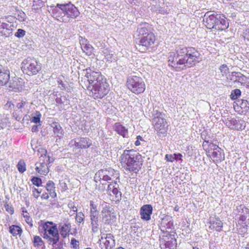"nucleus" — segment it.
Returning a JSON list of instances; mask_svg holds the SVG:
<instances>
[{"label":"nucleus","mask_w":249,"mask_h":249,"mask_svg":"<svg viewBox=\"0 0 249 249\" xmlns=\"http://www.w3.org/2000/svg\"><path fill=\"white\" fill-rule=\"evenodd\" d=\"M118 177V172L109 168L99 170L95 175L94 180L96 183V187L98 186V190L103 192L107 185L106 182H109V180H113L114 178L117 179Z\"/></svg>","instance_id":"obj_1"},{"label":"nucleus","mask_w":249,"mask_h":249,"mask_svg":"<svg viewBox=\"0 0 249 249\" xmlns=\"http://www.w3.org/2000/svg\"><path fill=\"white\" fill-rule=\"evenodd\" d=\"M137 32L140 38V46H142L147 49L154 45L156 37L149 24H140L137 28Z\"/></svg>","instance_id":"obj_2"},{"label":"nucleus","mask_w":249,"mask_h":249,"mask_svg":"<svg viewBox=\"0 0 249 249\" xmlns=\"http://www.w3.org/2000/svg\"><path fill=\"white\" fill-rule=\"evenodd\" d=\"M141 156L133 150H124L121 156V161L129 171L137 173L140 168L139 160Z\"/></svg>","instance_id":"obj_3"},{"label":"nucleus","mask_w":249,"mask_h":249,"mask_svg":"<svg viewBox=\"0 0 249 249\" xmlns=\"http://www.w3.org/2000/svg\"><path fill=\"white\" fill-rule=\"evenodd\" d=\"M190 49L185 47L179 46L176 48L175 53H171L168 57L169 65L175 68H181L184 64V60L187 57Z\"/></svg>","instance_id":"obj_4"},{"label":"nucleus","mask_w":249,"mask_h":249,"mask_svg":"<svg viewBox=\"0 0 249 249\" xmlns=\"http://www.w3.org/2000/svg\"><path fill=\"white\" fill-rule=\"evenodd\" d=\"M153 124L154 129L160 136H165L167 130V122L165 119V114L155 110L153 113Z\"/></svg>","instance_id":"obj_5"},{"label":"nucleus","mask_w":249,"mask_h":249,"mask_svg":"<svg viewBox=\"0 0 249 249\" xmlns=\"http://www.w3.org/2000/svg\"><path fill=\"white\" fill-rule=\"evenodd\" d=\"M86 74L80 81V84L84 89H89L95 83L105 80L100 72L91 71L90 69H86Z\"/></svg>","instance_id":"obj_6"},{"label":"nucleus","mask_w":249,"mask_h":249,"mask_svg":"<svg viewBox=\"0 0 249 249\" xmlns=\"http://www.w3.org/2000/svg\"><path fill=\"white\" fill-rule=\"evenodd\" d=\"M89 94L94 99H101L109 91V85L106 82V79L94 84L89 89Z\"/></svg>","instance_id":"obj_7"},{"label":"nucleus","mask_w":249,"mask_h":249,"mask_svg":"<svg viewBox=\"0 0 249 249\" xmlns=\"http://www.w3.org/2000/svg\"><path fill=\"white\" fill-rule=\"evenodd\" d=\"M127 86L132 92L139 94L145 89V85L142 79L139 76L132 75L127 78Z\"/></svg>","instance_id":"obj_8"},{"label":"nucleus","mask_w":249,"mask_h":249,"mask_svg":"<svg viewBox=\"0 0 249 249\" xmlns=\"http://www.w3.org/2000/svg\"><path fill=\"white\" fill-rule=\"evenodd\" d=\"M22 68L23 71L28 75H34L41 69V65L35 59L28 57L22 62Z\"/></svg>","instance_id":"obj_9"},{"label":"nucleus","mask_w":249,"mask_h":249,"mask_svg":"<svg viewBox=\"0 0 249 249\" xmlns=\"http://www.w3.org/2000/svg\"><path fill=\"white\" fill-rule=\"evenodd\" d=\"M48 224L52 225L53 223L51 222H48L45 223V226H44V230L45 231L44 238L47 240L49 244H56L59 240V235L56 227V225L54 224L48 229Z\"/></svg>","instance_id":"obj_10"},{"label":"nucleus","mask_w":249,"mask_h":249,"mask_svg":"<svg viewBox=\"0 0 249 249\" xmlns=\"http://www.w3.org/2000/svg\"><path fill=\"white\" fill-rule=\"evenodd\" d=\"M102 210L101 211V217L102 222L105 224H112L116 219L114 211L109 204L103 202L101 204Z\"/></svg>","instance_id":"obj_11"},{"label":"nucleus","mask_w":249,"mask_h":249,"mask_svg":"<svg viewBox=\"0 0 249 249\" xmlns=\"http://www.w3.org/2000/svg\"><path fill=\"white\" fill-rule=\"evenodd\" d=\"M200 53L195 50V49H190V51L188 53L187 57L184 60V64H183L182 69L184 67H191L194 65L196 63L199 62Z\"/></svg>","instance_id":"obj_12"},{"label":"nucleus","mask_w":249,"mask_h":249,"mask_svg":"<svg viewBox=\"0 0 249 249\" xmlns=\"http://www.w3.org/2000/svg\"><path fill=\"white\" fill-rule=\"evenodd\" d=\"M99 242L102 249H111L115 245L114 236L111 233L102 234Z\"/></svg>","instance_id":"obj_13"},{"label":"nucleus","mask_w":249,"mask_h":249,"mask_svg":"<svg viewBox=\"0 0 249 249\" xmlns=\"http://www.w3.org/2000/svg\"><path fill=\"white\" fill-rule=\"evenodd\" d=\"M52 9L53 16L57 20L66 22V19L64 18L65 14V4L57 3L55 6H51Z\"/></svg>","instance_id":"obj_14"},{"label":"nucleus","mask_w":249,"mask_h":249,"mask_svg":"<svg viewBox=\"0 0 249 249\" xmlns=\"http://www.w3.org/2000/svg\"><path fill=\"white\" fill-rule=\"evenodd\" d=\"M211 12H207L204 17L203 21L205 23V25L208 29H215V25L216 24V21L218 18L217 14H211Z\"/></svg>","instance_id":"obj_15"},{"label":"nucleus","mask_w":249,"mask_h":249,"mask_svg":"<svg viewBox=\"0 0 249 249\" xmlns=\"http://www.w3.org/2000/svg\"><path fill=\"white\" fill-rule=\"evenodd\" d=\"M40 160H43L42 162H40L39 166H36V169L41 175H46L49 172V168L47 166V163L50 162L49 156L45 155L44 156H41Z\"/></svg>","instance_id":"obj_16"},{"label":"nucleus","mask_w":249,"mask_h":249,"mask_svg":"<svg viewBox=\"0 0 249 249\" xmlns=\"http://www.w3.org/2000/svg\"><path fill=\"white\" fill-rule=\"evenodd\" d=\"M65 14L68 18H75L79 15L77 8L71 2L65 4Z\"/></svg>","instance_id":"obj_17"},{"label":"nucleus","mask_w":249,"mask_h":249,"mask_svg":"<svg viewBox=\"0 0 249 249\" xmlns=\"http://www.w3.org/2000/svg\"><path fill=\"white\" fill-rule=\"evenodd\" d=\"M71 142H73L77 148L81 149L88 148L92 145V141L89 138H80L77 141L72 140Z\"/></svg>","instance_id":"obj_18"},{"label":"nucleus","mask_w":249,"mask_h":249,"mask_svg":"<svg viewBox=\"0 0 249 249\" xmlns=\"http://www.w3.org/2000/svg\"><path fill=\"white\" fill-rule=\"evenodd\" d=\"M153 208L150 204L143 205L140 209V215L142 219L144 221H148L151 219L152 213Z\"/></svg>","instance_id":"obj_19"},{"label":"nucleus","mask_w":249,"mask_h":249,"mask_svg":"<svg viewBox=\"0 0 249 249\" xmlns=\"http://www.w3.org/2000/svg\"><path fill=\"white\" fill-rule=\"evenodd\" d=\"M161 249H176L177 247L176 239L172 235H170L167 240L160 241Z\"/></svg>","instance_id":"obj_20"},{"label":"nucleus","mask_w":249,"mask_h":249,"mask_svg":"<svg viewBox=\"0 0 249 249\" xmlns=\"http://www.w3.org/2000/svg\"><path fill=\"white\" fill-rule=\"evenodd\" d=\"M218 17L220 18L216 21V24L215 25V30H225L229 27V23L226 20V18L223 15L217 14Z\"/></svg>","instance_id":"obj_21"},{"label":"nucleus","mask_w":249,"mask_h":249,"mask_svg":"<svg viewBox=\"0 0 249 249\" xmlns=\"http://www.w3.org/2000/svg\"><path fill=\"white\" fill-rule=\"evenodd\" d=\"M8 17H4L0 18V35L1 36H8L9 34V25L8 24L5 23Z\"/></svg>","instance_id":"obj_22"},{"label":"nucleus","mask_w":249,"mask_h":249,"mask_svg":"<svg viewBox=\"0 0 249 249\" xmlns=\"http://www.w3.org/2000/svg\"><path fill=\"white\" fill-rule=\"evenodd\" d=\"M223 227V223L218 217H214L211 218L210 221L209 228L215 230L217 231H220L222 230Z\"/></svg>","instance_id":"obj_23"},{"label":"nucleus","mask_w":249,"mask_h":249,"mask_svg":"<svg viewBox=\"0 0 249 249\" xmlns=\"http://www.w3.org/2000/svg\"><path fill=\"white\" fill-rule=\"evenodd\" d=\"M10 78V71L8 69L0 66V85L6 84Z\"/></svg>","instance_id":"obj_24"},{"label":"nucleus","mask_w":249,"mask_h":249,"mask_svg":"<svg viewBox=\"0 0 249 249\" xmlns=\"http://www.w3.org/2000/svg\"><path fill=\"white\" fill-rule=\"evenodd\" d=\"M80 43L81 46V49L83 52H84L87 55L89 56L92 54L93 51L92 46L87 43V40L82 38L80 40Z\"/></svg>","instance_id":"obj_25"},{"label":"nucleus","mask_w":249,"mask_h":249,"mask_svg":"<svg viewBox=\"0 0 249 249\" xmlns=\"http://www.w3.org/2000/svg\"><path fill=\"white\" fill-rule=\"evenodd\" d=\"M71 229V225L69 223H60L59 226V230L60 234L63 237L65 238L69 234Z\"/></svg>","instance_id":"obj_26"},{"label":"nucleus","mask_w":249,"mask_h":249,"mask_svg":"<svg viewBox=\"0 0 249 249\" xmlns=\"http://www.w3.org/2000/svg\"><path fill=\"white\" fill-rule=\"evenodd\" d=\"M114 129L123 137H126L128 135V130L120 123H116L113 127Z\"/></svg>","instance_id":"obj_27"},{"label":"nucleus","mask_w":249,"mask_h":249,"mask_svg":"<svg viewBox=\"0 0 249 249\" xmlns=\"http://www.w3.org/2000/svg\"><path fill=\"white\" fill-rule=\"evenodd\" d=\"M231 76V78H230L231 80L241 83L245 82L247 78L243 74L237 72H232Z\"/></svg>","instance_id":"obj_28"},{"label":"nucleus","mask_w":249,"mask_h":249,"mask_svg":"<svg viewBox=\"0 0 249 249\" xmlns=\"http://www.w3.org/2000/svg\"><path fill=\"white\" fill-rule=\"evenodd\" d=\"M22 80L18 78H15L13 80L12 83H10L9 87L13 88V89H22Z\"/></svg>","instance_id":"obj_29"},{"label":"nucleus","mask_w":249,"mask_h":249,"mask_svg":"<svg viewBox=\"0 0 249 249\" xmlns=\"http://www.w3.org/2000/svg\"><path fill=\"white\" fill-rule=\"evenodd\" d=\"M46 189L50 192V195L53 198L55 197L56 196V194L55 192V187L54 183L52 181H49L46 184Z\"/></svg>","instance_id":"obj_30"},{"label":"nucleus","mask_w":249,"mask_h":249,"mask_svg":"<svg viewBox=\"0 0 249 249\" xmlns=\"http://www.w3.org/2000/svg\"><path fill=\"white\" fill-rule=\"evenodd\" d=\"M53 131L55 135L58 137H61L63 135V130L60 125L57 123H53L52 125Z\"/></svg>","instance_id":"obj_31"},{"label":"nucleus","mask_w":249,"mask_h":249,"mask_svg":"<svg viewBox=\"0 0 249 249\" xmlns=\"http://www.w3.org/2000/svg\"><path fill=\"white\" fill-rule=\"evenodd\" d=\"M22 231V229L18 226L12 225L9 227V232L14 236L20 235Z\"/></svg>","instance_id":"obj_32"},{"label":"nucleus","mask_w":249,"mask_h":249,"mask_svg":"<svg viewBox=\"0 0 249 249\" xmlns=\"http://www.w3.org/2000/svg\"><path fill=\"white\" fill-rule=\"evenodd\" d=\"M116 186L113 188L112 191L111 192V195H109L110 196H115L116 198L118 199L120 198L121 197L122 193L121 192L119 191L118 188L119 187L118 184H117Z\"/></svg>","instance_id":"obj_33"},{"label":"nucleus","mask_w":249,"mask_h":249,"mask_svg":"<svg viewBox=\"0 0 249 249\" xmlns=\"http://www.w3.org/2000/svg\"><path fill=\"white\" fill-rule=\"evenodd\" d=\"M99 203L98 200H92L90 201V209L92 211H99L98 210V207L99 205Z\"/></svg>","instance_id":"obj_34"},{"label":"nucleus","mask_w":249,"mask_h":249,"mask_svg":"<svg viewBox=\"0 0 249 249\" xmlns=\"http://www.w3.org/2000/svg\"><path fill=\"white\" fill-rule=\"evenodd\" d=\"M241 90L239 89H236L232 90L230 95L231 98L232 100H235L238 98L241 95Z\"/></svg>","instance_id":"obj_35"},{"label":"nucleus","mask_w":249,"mask_h":249,"mask_svg":"<svg viewBox=\"0 0 249 249\" xmlns=\"http://www.w3.org/2000/svg\"><path fill=\"white\" fill-rule=\"evenodd\" d=\"M44 5V2L41 0H34L33 8L35 10H37Z\"/></svg>","instance_id":"obj_36"},{"label":"nucleus","mask_w":249,"mask_h":249,"mask_svg":"<svg viewBox=\"0 0 249 249\" xmlns=\"http://www.w3.org/2000/svg\"><path fill=\"white\" fill-rule=\"evenodd\" d=\"M26 106H27V102L25 101L21 100L17 104L16 107L22 112L24 110Z\"/></svg>","instance_id":"obj_37"},{"label":"nucleus","mask_w":249,"mask_h":249,"mask_svg":"<svg viewBox=\"0 0 249 249\" xmlns=\"http://www.w3.org/2000/svg\"><path fill=\"white\" fill-rule=\"evenodd\" d=\"M17 168L19 172L22 173L26 171V164L25 162L20 160L17 164Z\"/></svg>","instance_id":"obj_38"},{"label":"nucleus","mask_w":249,"mask_h":249,"mask_svg":"<svg viewBox=\"0 0 249 249\" xmlns=\"http://www.w3.org/2000/svg\"><path fill=\"white\" fill-rule=\"evenodd\" d=\"M34 245L36 247H39L43 245V241L38 236H35L34 238Z\"/></svg>","instance_id":"obj_39"},{"label":"nucleus","mask_w":249,"mask_h":249,"mask_svg":"<svg viewBox=\"0 0 249 249\" xmlns=\"http://www.w3.org/2000/svg\"><path fill=\"white\" fill-rule=\"evenodd\" d=\"M212 157L213 158V160H219L221 159V153L217 149L216 150H213L212 153Z\"/></svg>","instance_id":"obj_40"},{"label":"nucleus","mask_w":249,"mask_h":249,"mask_svg":"<svg viewBox=\"0 0 249 249\" xmlns=\"http://www.w3.org/2000/svg\"><path fill=\"white\" fill-rule=\"evenodd\" d=\"M219 70L223 76H226L229 73V68L225 64L221 65L219 68Z\"/></svg>","instance_id":"obj_41"},{"label":"nucleus","mask_w":249,"mask_h":249,"mask_svg":"<svg viewBox=\"0 0 249 249\" xmlns=\"http://www.w3.org/2000/svg\"><path fill=\"white\" fill-rule=\"evenodd\" d=\"M84 218L85 215L84 213L82 212H79L76 214L75 220L78 223H81L83 222Z\"/></svg>","instance_id":"obj_42"},{"label":"nucleus","mask_w":249,"mask_h":249,"mask_svg":"<svg viewBox=\"0 0 249 249\" xmlns=\"http://www.w3.org/2000/svg\"><path fill=\"white\" fill-rule=\"evenodd\" d=\"M117 184V181L114 180V182H110V183L107 185V194L108 195H111V192Z\"/></svg>","instance_id":"obj_43"},{"label":"nucleus","mask_w":249,"mask_h":249,"mask_svg":"<svg viewBox=\"0 0 249 249\" xmlns=\"http://www.w3.org/2000/svg\"><path fill=\"white\" fill-rule=\"evenodd\" d=\"M31 181L33 184L37 186H39L42 183L41 179L37 177H33Z\"/></svg>","instance_id":"obj_44"},{"label":"nucleus","mask_w":249,"mask_h":249,"mask_svg":"<svg viewBox=\"0 0 249 249\" xmlns=\"http://www.w3.org/2000/svg\"><path fill=\"white\" fill-rule=\"evenodd\" d=\"M91 225L93 232H97L99 229L98 221H91Z\"/></svg>","instance_id":"obj_45"},{"label":"nucleus","mask_w":249,"mask_h":249,"mask_svg":"<svg viewBox=\"0 0 249 249\" xmlns=\"http://www.w3.org/2000/svg\"><path fill=\"white\" fill-rule=\"evenodd\" d=\"M25 35V31L21 29L18 30L17 32L15 33V36L18 38L23 37Z\"/></svg>","instance_id":"obj_46"},{"label":"nucleus","mask_w":249,"mask_h":249,"mask_svg":"<svg viewBox=\"0 0 249 249\" xmlns=\"http://www.w3.org/2000/svg\"><path fill=\"white\" fill-rule=\"evenodd\" d=\"M41 114L39 112H36V116L32 117V122L34 123H37L40 122Z\"/></svg>","instance_id":"obj_47"},{"label":"nucleus","mask_w":249,"mask_h":249,"mask_svg":"<svg viewBox=\"0 0 249 249\" xmlns=\"http://www.w3.org/2000/svg\"><path fill=\"white\" fill-rule=\"evenodd\" d=\"M4 208L6 211L10 214H12L14 213V209L12 206L7 203L4 204Z\"/></svg>","instance_id":"obj_48"},{"label":"nucleus","mask_w":249,"mask_h":249,"mask_svg":"<svg viewBox=\"0 0 249 249\" xmlns=\"http://www.w3.org/2000/svg\"><path fill=\"white\" fill-rule=\"evenodd\" d=\"M103 52L105 55V57L107 60V61H111V58L113 56V53H108V51H107V50H105Z\"/></svg>","instance_id":"obj_49"},{"label":"nucleus","mask_w":249,"mask_h":249,"mask_svg":"<svg viewBox=\"0 0 249 249\" xmlns=\"http://www.w3.org/2000/svg\"><path fill=\"white\" fill-rule=\"evenodd\" d=\"M25 14L23 12H19L17 15V18L20 21H23L25 20Z\"/></svg>","instance_id":"obj_50"},{"label":"nucleus","mask_w":249,"mask_h":249,"mask_svg":"<svg viewBox=\"0 0 249 249\" xmlns=\"http://www.w3.org/2000/svg\"><path fill=\"white\" fill-rule=\"evenodd\" d=\"M68 207L72 210L73 212H76L77 211V207L74 205V202H70L68 204Z\"/></svg>","instance_id":"obj_51"},{"label":"nucleus","mask_w":249,"mask_h":249,"mask_svg":"<svg viewBox=\"0 0 249 249\" xmlns=\"http://www.w3.org/2000/svg\"><path fill=\"white\" fill-rule=\"evenodd\" d=\"M24 217L26 222L28 224V225H29L31 227L33 226L32 218L27 214L24 215Z\"/></svg>","instance_id":"obj_52"},{"label":"nucleus","mask_w":249,"mask_h":249,"mask_svg":"<svg viewBox=\"0 0 249 249\" xmlns=\"http://www.w3.org/2000/svg\"><path fill=\"white\" fill-rule=\"evenodd\" d=\"M165 159L168 161L173 162L175 160V154L174 155L167 154L165 156Z\"/></svg>","instance_id":"obj_53"},{"label":"nucleus","mask_w":249,"mask_h":249,"mask_svg":"<svg viewBox=\"0 0 249 249\" xmlns=\"http://www.w3.org/2000/svg\"><path fill=\"white\" fill-rule=\"evenodd\" d=\"M71 244L73 247L76 249L79 246V242L75 239L73 238L71 240Z\"/></svg>","instance_id":"obj_54"},{"label":"nucleus","mask_w":249,"mask_h":249,"mask_svg":"<svg viewBox=\"0 0 249 249\" xmlns=\"http://www.w3.org/2000/svg\"><path fill=\"white\" fill-rule=\"evenodd\" d=\"M41 193V191H39L37 189H35L33 191V195L35 197L38 198L39 194Z\"/></svg>","instance_id":"obj_55"},{"label":"nucleus","mask_w":249,"mask_h":249,"mask_svg":"<svg viewBox=\"0 0 249 249\" xmlns=\"http://www.w3.org/2000/svg\"><path fill=\"white\" fill-rule=\"evenodd\" d=\"M209 147L213 150H216L217 149H219L218 146L212 143H210V144L209 145Z\"/></svg>","instance_id":"obj_56"},{"label":"nucleus","mask_w":249,"mask_h":249,"mask_svg":"<svg viewBox=\"0 0 249 249\" xmlns=\"http://www.w3.org/2000/svg\"><path fill=\"white\" fill-rule=\"evenodd\" d=\"M60 185L63 191H66L68 189L67 185L65 182H60Z\"/></svg>","instance_id":"obj_57"},{"label":"nucleus","mask_w":249,"mask_h":249,"mask_svg":"<svg viewBox=\"0 0 249 249\" xmlns=\"http://www.w3.org/2000/svg\"><path fill=\"white\" fill-rule=\"evenodd\" d=\"M99 211H90V216H98Z\"/></svg>","instance_id":"obj_58"},{"label":"nucleus","mask_w":249,"mask_h":249,"mask_svg":"<svg viewBox=\"0 0 249 249\" xmlns=\"http://www.w3.org/2000/svg\"><path fill=\"white\" fill-rule=\"evenodd\" d=\"M181 157L182 155L180 154H175V158L176 160H180Z\"/></svg>","instance_id":"obj_59"},{"label":"nucleus","mask_w":249,"mask_h":249,"mask_svg":"<svg viewBox=\"0 0 249 249\" xmlns=\"http://www.w3.org/2000/svg\"><path fill=\"white\" fill-rule=\"evenodd\" d=\"M38 131L37 126L36 125H34L32 127V132H36Z\"/></svg>","instance_id":"obj_60"},{"label":"nucleus","mask_w":249,"mask_h":249,"mask_svg":"<svg viewBox=\"0 0 249 249\" xmlns=\"http://www.w3.org/2000/svg\"><path fill=\"white\" fill-rule=\"evenodd\" d=\"M91 221H98V216H90Z\"/></svg>","instance_id":"obj_61"},{"label":"nucleus","mask_w":249,"mask_h":249,"mask_svg":"<svg viewBox=\"0 0 249 249\" xmlns=\"http://www.w3.org/2000/svg\"><path fill=\"white\" fill-rule=\"evenodd\" d=\"M41 198L44 199H48L49 198V196L47 194H42L41 196Z\"/></svg>","instance_id":"obj_62"},{"label":"nucleus","mask_w":249,"mask_h":249,"mask_svg":"<svg viewBox=\"0 0 249 249\" xmlns=\"http://www.w3.org/2000/svg\"><path fill=\"white\" fill-rule=\"evenodd\" d=\"M140 144H141V143H140V141H139V140H137L135 142V145H136V146H139V145H140Z\"/></svg>","instance_id":"obj_63"},{"label":"nucleus","mask_w":249,"mask_h":249,"mask_svg":"<svg viewBox=\"0 0 249 249\" xmlns=\"http://www.w3.org/2000/svg\"><path fill=\"white\" fill-rule=\"evenodd\" d=\"M248 103V101L246 100H243L242 102L241 105L243 106L244 105L245 106H246V104Z\"/></svg>","instance_id":"obj_64"}]
</instances>
